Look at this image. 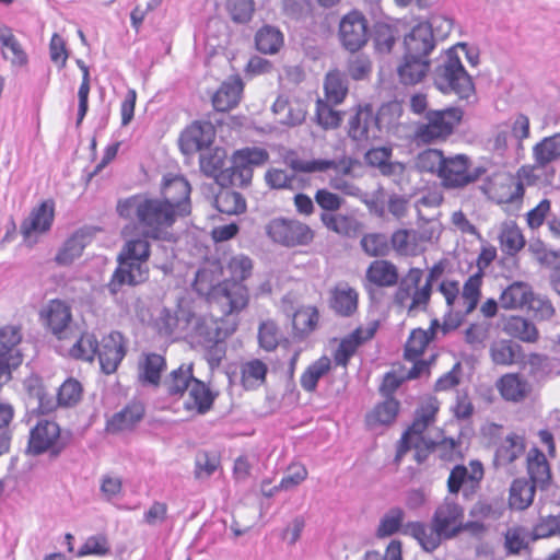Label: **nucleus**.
Segmentation results:
<instances>
[{
    "label": "nucleus",
    "mask_w": 560,
    "mask_h": 560,
    "mask_svg": "<svg viewBox=\"0 0 560 560\" xmlns=\"http://www.w3.org/2000/svg\"><path fill=\"white\" fill-rule=\"evenodd\" d=\"M163 194L164 199L132 196L119 201L117 211L125 219L137 220L143 236L165 238L176 217L190 213V185L186 177H170L163 184Z\"/></svg>",
    "instance_id": "1"
},
{
    "label": "nucleus",
    "mask_w": 560,
    "mask_h": 560,
    "mask_svg": "<svg viewBox=\"0 0 560 560\" xmlns=\"http://www.w3.org/2000/svg\"><path fill=\"white\" fill-rule=\"evenodd\" d=\"M434 86L444 95H455L460 101H469L475 95V84L466 71L458 52L450 48L441 57L432 72Z\"/></svg>",
    "instance_id": "2"
},
{
    "label": "nucleus",
    "mask_w": 560,
    "mask_h": 560,
    "mask_svg": "<svg viewBox=\"0 0 560 560\" xmlns=\"http://www.w3.org/2000/svg\"><path fill=\"white\" fill-rule=\"evenodd\" d=\"M194 288L200 294L212 292L217 304L224 315L242 312L249 302L248 290L243 283L238 281H223L213 287L211 272L205 269L197 272Z\"/></svg>",
    "instance_id": "3"
},
{
    "label": "nucleus",
    "mask_w": 560,
    "mask_h": 560,
    "mask_svg": "<svg viewBox=\"0 0 560 560\" xmlns=\"http://www.w3.org/2000/svg\"><path fill=\"white\" fill-rule=\"evenodd\" d=\"M423 270L410 268L398 282L394 302L406 308L408 314L424 311L430 302L432 291L429 284H422Z\"/></svg>",
    "instance_id": "4"
},
{
    "label": "nucleus",
    "mask_w": 560,
    "mask_h": 560,
    "mask_svg": "<svg viewBox=\"0 0 560 560\" xmlns=\"http://www.w3.org/2000/svg\"><path fill=\"white\" fill-rule=\"evenodd\" d=\"M267 236L284 247L306 246L314 240V231L296 219L275 218L265 225Z\"/></svg>",
    "instance_id": "5"
},
{
    "label": "nucleus",
    "mask_w": 560,
    "mask_h": 560,
    "mask_svg": "<svg viewBox=\"0 0 560 560\" xmlns=\"http://www.w3.org/2000/svg\"><path fill=\"white\" fill-rule=\"evenodd\" d=\"M462 117L463 110L458 107L428 110L425 113L427 122L419 126L417 136L428 143L446 138L453 132L455 125L462 120Z\"/></svg>",
    "instance_id": "6"
},
{
    "label": "nucleus",
    "mask_w": 560,
    "mask_h": 560,
    "mask_svg": "<svg viewBox=\"0 0 560 560\" xmlns=\"http://www.w3.org/2000/svg\"><path fill=\"white\" fill-rule=\"evenodd\" d=\"M284 164L296 173L334 171L336 175H350L358 161L347 155L335 159L304 160L298 152L289 151L284 155Z\"/></svg>",
    "instance_id": "7"
},
{
    "label": "nucleus",
    "mask_w": 560,
    "mask_h": 560,
    "mask_svg": "<svg viewBox=\"0 0 560 560\" xmlns=\"http://www.w3.org/2000/svg\"><path fill=\"white\" fill-rule=\"evenodd\" d=\"M338 38L341 47L349 52L353 54L363 48L370 38L365 15L358 10L343 15L339 22Z\"/></svg>",
    "instance_id": "8"
},
{
    "label": "nucleus",
    "mask_w": 560,
    "mask_h": 560,
    "mask_svg": "<svg viewBox=\"0 0 560 560\" xmlns=\"http://www.w3.org/2000/svg\"><path fill=\"white\" fill-rule=\"evenodd\" d=\"M185 322L191 338L201 346L222 343L234 331V328L223 327V320L213 317L191 314Z\"/></svg>",
    "instance_id": "9"
},
{
    "label": "nucleus",
    "mask_w": 560,
    "mask_h": 560,
    "mask_svg": "<svg viewBox=\"0 0 560 560\" xmlns=\"http://www.w3.org/2000/svg\"><path fill=\"white\" fill-rule=\"evenodd\" d=\"M42 316L50 332L60 341H68L70 338H77L75 328L70 306L60 301L52 300L43 311Z\"/></svg>",
    "instance_id": "10"
},
{
    "label": "nucleus",
    "mask_w": 560,
    "mask_h": 560,
    "mask_svg": "<svg viewBox=\"0 0 560 560\" xmlns=\"http://www.w3.org/2000/svg\"><path fill=\"white\" fill-rule=\"evenodd\" d=\"M465 511L454 498L446 497L438 505L432 516V524L444 536L445 540L453 539L460 534Z\"/></svg>",
    "instance_id": "11"
},
{
    "label": "nucleus",
    "mask_w": 560,
    "mask_h": 560,
    "mask_svg": "<svg viewBox=\"0 0 560 560\" xmlns=\"http://www.w3.org/2000/svg\"><path fill=\"white\" fill-rule=\"evenodd\" d=\"M215 137L214 127L210 121H194L182 133L178 140L182 152L186 155L202 152L210 148Z\"/></svg>",
    "instance_id": "12"
},
{
    "label": "nucleus",
    "mask_w": 560,
    "mask_h": 560,
    "mask_svg": "<svg viewBox=\"0 0 560 560\" xmlns=\"http://www.w3.org/2000/svg\"><path fill=\"white\" fill-rule=\"evenodd\" d=\"M118 267L115 270L109 283L108 291L115 295L120 288L127 285H138L149 278V267L147 262L129 260L118 257Z\"/></svg>",
    "instance_id": "13"
},
{
    "label": "nucleus",
    "mask_w": 560,
    "mask_h": 560,
    "mask_svg": "<svg viewBox=\"0 0 560 560\" xmlns=\"http://www.w3.org/2000/svg\"><path fill=\"white\" fill-rule=\"evenodd\" d=\"M126 351V340L120 332L112 331L103 337L96 351L102 371L106 374L114 373L125 358Z\"/></svg>",
    "instance_id": "14"
},
{
    "label": "nucleus",
    "mask_w": 560,
    "mask_h": 560,
    "mask_svg": "<svg viewBox=\"0 0 560 560\" xmlns=\"http://www.w3.org/2000/svg\"><path fill=\"white\" fill-rule=\"evenodd\" d=\"M380 131V120L371 105L359 107L349 118L348 135L355 141L375 139Z\"/></svg>",
    "instance_id": "15"
},
{
    "label": "nucleus",
    "mask_w": 560,
    "mask_h": 560,
    "mask_svg": "<svg viewBox=\"0 0 560 560\" xmlns=\"http://www.w3.org/2000/svg\"><path fill=\"white\" fill-rule=\"evenodd\" d=\"M54 211L55 205L51 200H45L34 208L21 224L20 230L24 238L32 244L37 235L48 231L52 224Z\"/></svg>",
    "instance_id": "16"
},
{
    "label": "nucleus",
    "mask_w": 560,
    "mask_h": 560,
    "mask_svg": "<svg viewBox=\"0 0 560 560\" xmlns=\"http://www.w3.org/2000/svg\"><path fill=\"white\" fill-rule=\"evenodd\" d=\"M60 439L59 425L49 420H39L31 430L28 452L38 455L47 451L58 452Z\"/></svg>",
    "instance_id": "17"
},
{
    "label": "nucleus",
    "mask_w": 560,
    "mask_h": 560,
    "mask_svg": "<svg viewBox=\"0 0 560 560\" xmlns=\"http://www.w3.org/2000/svg\"><path fill=\"white\" fill-rule=\"evenodd\" d=\"M269 160L266 149L259 147H246L236 150L231 156V173L229 175H243L244 172L253 173L256 167L265 165Z\"/></svg>",
    "instance_id": "18"
},
{
    "label": "nucleus",
    "mask_w": 560,
    "mask_h": 560,
    "mask_svg": "<svg viewBox=\"0 0 560 560\" xmlns=\"http://www.w3.org/2000/svg\"><path fill=\"white\" fill-rule=\"evenodd\" d=\"M95 228H83L75 231L62 245L56 255V262L62 266L72 264L82 255L83 249L90 244L96 233Z\"/></svg>",
    "instance_id": "19"
},
{
    "label": "nucleus",
    "mask_w": 560,
    "mask_h": 560,
    "mask_svg": "<svg viewBox=\"0 0 560 560\" xmlns=\"http://www.w3.org/2000/svg\"><path fill=\"white\" fill-rule=\"evenodd\" d=\"M502 182L489 180L483 187V192L497 203H512L521 200L524 195V186L514 177H502Z\"/></svg>",
    "instance_id": "20"
},
{
    "label": "nucleus",
    "mask_w": 560,
    "mask_h": 560,
    "mask_svg": "<svg viewBox=\"0 0 560 560\" xmlns=\"http://www.w3.org/2000/svg\"><path fill=\"white\" fill-rule=\"evenodd\" d=\"M405 52L427 58L435 48L436 42L432 37L429 26L418 23L404 38Z\"/></svg>",
    "instance_id": "21"
},
{
    "label": "nucleus",
    "mask_w": 560,
    "mask_h": 560,
    "mask_svg": "<svg viewBox=\"0 0 560 560\" xmlns=\"http://www.w3.org/2000/svg\"><path fill=\"white\" fill-rule=\"evenodd\" d=\"M402 534L415 538L427 552L434 551L444 539V536L432 523L409 522L402 527Z\"/></svg>",
    "instance_id": "22"
},
{
    "label": "nucleus",
    "mask_w": 560,
    "mask_h": 560,
    "mask_svg": "<svg viewBox=\"0 0 560 560\" xmlns=\"http://www.w3.org/2000/svg\"><path fill=\"white\" fill-rule=\"evenodd\" d=\"M243 81L240 77L225 80L212 96V105L218 112H228L240 103L243 92Z\"/></svg>",
    "instance_id": "23"
},
{
    "label": "nucleus",
    "mask_w": 560,
    "mask_h": 560,
    "mask_svg": "<svg viewBox=\"0 0 560 560\" xmlns=\"http://www.w3.org/2000/svg\"><path fill=\"white\" fill-rule=\"evenodd\" d=\"M376 327V324L366 328L360 327L348 337L343 338L335 351L334 359L336 364L346 366L349 359L355 353L358 347L374 336Z\"/></svg>",
    "instance_id": "24"
},
{
    "label": "nucleus",
    "mask_w": 560,
    "mask_h": 560,
    "mask_svg": "<svg viewBox=\"0 0 560 560\" xmlns=\"http://www.w3.org/2000/svg\"><path fill=\"white\" fill-rule=\"evenodd\" d=\"M365 280L377 288L394 287L399 281L398 268L389 260H373L365 271Z\"/></svg>",
    "instance_id": "25"
},
{
    "label": "nucleus",
    "mask_w": 560,
    "mask_h": 560,
    "mask_svg": "<svg viewBox=\"0 0 560 560\" xmlns=\"http://www.w3.org/2000/svg\"><path fill=\"white\" fill-rule=\"evenodd\" d=\"M221 189L215 195V208L226 214H238L245 211L246 203L242 195L225 187L231 183L232 177H214Z\"/></svg>",
    "instance_id": "26"
},
{
    "label": "nucleus",
    "mask_w": 560,
    "mask_h": 560,
    "mask_svg": "<svg viewBox=\"0 0 560 560\" xmlns=\"http://www.w3.org/2000/svg\"><path fill=\"white\" fill-rule=\"evenodd\" d=\"M430 62L427 58L405 52L404 60L397 69L399 82L404 85L420 83L427 75Z\"/></svg>",
    "instance_id": "27"
},
{
    "label": "nucleus",
    "mask_w": 560,
    "mask_h": 560,
    "mask_svg": "<svg viewBox=\"0 0 560 560\" xmlns=\"http://www.w3.org/2000/svg\"><path fill=\"white\" fill-rule=\"evenodd\" d=\"M483 477V468L479 462H471L470 468L463 465L455 466L447 479V489L451 494H457L463 486L469 485L471 488Z\"/></svg>",
    "instance_id": "28"
},
{
    "label": "nucleus",
    "mask_w": 560,
    "mask_h": 560,
    "mask_svg": "<svg viewBox=\"0 0 560 560\" xmlns=\"http://www.w3.org/2000/svg\"><path fill=\"white\" fill-rule=\"evenodd\" d=\"M375 50L380 54H389L400 37L398 24L389 20L376 21L370 33Z\"/></svg>",
    "instance_id": "29"
},
{
    "label": "nucleus",
    "mask_w": 560,
    "mask_h": 560,
    "mask_svg": "<svg viewBox=\"0 0 560 560\" xmlns=\"http://www.w3.org/2000/svg\"><path fill=\"white\" fill-rule=\"evenodd\" d=\"M532 295L533 289L527 282L515 281L502 291L499 304L504 310L524 308Z\"/></svg>",
    "instance_id": "30"
},
{
    "label": "nucleus",
    "mask_w": 560,
    "mask_h": 560,
    "mask_svg": "<svg viewBox=\"0 0 560 560\" xmlns=\"http://www.w3.org/2000/svg\"><path fill=\"white\" fill-rule=\"evenodd\" d=\"M226 162V151L220 147L208 148L199 156L202 175H229L231 173V165L225 167Z\"/></svg>",
    "instance_id": "31"
},
{
    "label": "nucleus",
    "mask_w": 560,
    "mask_h": 560,
    "mask_svg": "<svg viewBox=\"0 0 560 560\" xmlns=\"http://www.w3.org/2000/svg\"><path fill=\"white\" fill-rule=\"evenodd\" d=\"M434 448L435 443L427 440L423 435L404 434L397 450L396 460H400L408 451L413 450V458L421 464Z\"/></svg>",
    "instance_id": "32"
},
{
    "label": "nucleus",
    "mask_w": 560,
    "mask_h": 560,
    "mask_svg": "<svg viewBox=\"0 0 560 560\" xmlns=\"http://www.w3.org/2000/svg\"><path fill=\"white\" fill-rule=\"evenodd\" d=\"M482 278L483 272L479 269L466 280L460 294V308L457 310L458 314L466 316L477 307L481 296Z\"/></svg>",
    "instance_id": "33"
},
{
    "label": "nucleus",
    "mask_w": 560,
    "mask_h": 560,
    "mask_svg": "<svg viewBox=\"0 0 560 560\" xmlns=\"http://www.w3.org/2000/svg\"><path fill=\"white\" fill-rule=\"evenodd\" d=\"M527 471L530 482L544 489L551 479L550 467L547 458L538 448H532L527 454Z\"/></svg>",
    "instance_id": "34"
},
{
    "label": "nucleus",
    "mask_w": 560,
    "mask_h": 560,
    "mask_svg": "<svg viewBox=\"0 0 560 560\" xmlns=\"http://www.w3.org/2000/svg\"><path fill=\"white\" fill-rule=\"evenodd\" d=\"M440 324L436 319L431 322L428 330L418 328L413 329L405 346V357L408 360H417L425 350L429 342L434 338Z\"/></svg>",
    "instance_id": "35"
},
{
    "label": "nucleus",
    "mask_w": 560,
    "mask_h": 560,
    "mask_svg": "<svg viewBox=\"0 0 560 560\" xmlns=\"http://www.w3.org/2000/svg\"><path fill=\"white\" fill-rule=\"evenodd\" d=\"M143 415V405L131 402L113 416L107 423V430L113 433L130 430L142 419Z\"/></svg>",
    "instance_id": "36"
},
{
    "label": "nucleus",
    "mask_w": 560,
    "mask_h": 560,
    "mask_svg": "<svg viewBox=\"0 0 560 560\" xmlns=\"http://www.w3.org/2000/svg\"><path fill=\"white\" fill-rule=\"evenodd\" d=\"M188 397L185 400V408L198 413L207 412L213 404V395L206 384L197 378L187 389Z\"/></svg>",
    "instance_id": "37"
},
{
    "label": "nucleus",
    "mask_w": 560,
    "mask_h": 560,
    "mask_svg": "<svg viewBox=\"0 0 560 560\" xmlns=\"http://www.w3.org/2000/svg\"><path fill=\"white\" fill-rule=\"evenodd\" d=\"M525 441L522 435L511 433L501 442L495 452L494 462L498 466H506L523 456Z\"/></svg>",
    "instance_id": "38"
},
{
    "label": "nucleus",
    "mask_w": 560,
    "mask_h": 560,
    "mask_svg": "<svg viewBox=\"0 0 560 560\" xmlns=\"http://www.w3.org/2000/svg\"><path fill=\"white\" fill-rule=\"evenodd\" d=\"M535 164L545 167L560 159V132L545 137L533 148Z\"/></svg>",
    "instance_id": "39"
},
{
    "label": "nucleus",
    "mask_w": 560,
    "mask_h": 560,
    "mask_svg": "<svg viewBox=\"0 0 560 560\" xmlns=\"http://www.w3.org/2000/svg\"><path fill=\"white\" fill-rule=\"evenodd\" d=\"M320 220L328 230L343 236H355L361 229L360 222L351 215L323 212Z\"/></svg>",
    "instance_id": "40"
},
{
    "label": "nucleus",
    "mask_w": 560,
    "mask_h": 560,
    "mask_svg": "<svg viewBox=\"0 0 560 560\" xmlns=\"http://www.w3.org/2000/svg\"><path fill=\"white\" fill-rule=\"evenodd\" d=\"M282 32L272 25H264L255 35V45L258 51L265 55L277 54L283 46Z\"/></svg>",
    "instance_id": "41"
},
{
    "label": "nucleus",
    "mask_w": 560,
    "mask_h": 560,
    "mask_svg": "<svg viewBox=\"0 0 560 560\" xmlns=\"http://www.w3.org/2000/svg\"><path fill=\"white\" fill-rule=\"evenodd\" d=\"M498 389L502 397L511 401H521L529 393L528 383L516 374L503 375L498 382Z\"/></svg>",
    "instance_id": "42"
},
{
    "label": "nucleus",
    "mask_w": 560,
    "mask_h": 560,
    "mask_svg": "<svg viewBox=\"0 0 560 560\" xmlns=\"http://www.w3.org/2000/svg\"><path fill=\"white\" fill-rule=\"evenodd\" d=\"M192 364H183L173 370L164 381V387L171 396H182L195 381Z\"/></svg>",
    "instance_id": "43"
},
{
    "label": "nucleus",
    "mask_w": 560,
    "mask_h": 560,
    "mask_svg": "<svg viewBox=\"0 0 560 560\" xmlns=\"http://www.w3.org/2000/svg\"><path fill=\"white\" fill-rule=\"evenodd\" d=\"M536 487V485L524 478L515 479L510 488V506L515 510L527 509L534 500Z\"/></svg>",
    "instance_id": "44"
},
{
    "label": "nucleus",
    "mask_w": 560,
    "mask_h": 560,
    "mask_svg": "<svg viewBox=\"0 0 560 560\" xmlns=\"http://www.w3.org/2000/svg\"><path fill=\"white\" fill-rule=\"evenodd\" d=\"M70 340H74V342L69 348H66L65 351L71 358L85 361H92L94 359L98 349V341L93 334H80L78 330L77 338H70L68 341Z\"/></svg>",
    "instance_id": "45"
},
{
    "label": "nucleus",
    "mask_w": 560,
    "mask_h": 560,
    "mask_svg": "<svg viewBox=\"0 0 560 560\" xmlns=\"http://www.w3.org/2000/svg\"><path fill=\"white\" fill-rule=\"evenodd\" d=\"M505 334L524 342H534L538 338L536 326L522 316H511L503 324Z\"/></svg>",
    "instance_id": "46"
},
{
    "label": "nucleus",
    "mask_w": 560,
    "mask_h": 560,
    "mask_svg": "<svg viewBox=\"0 0 560 560\" xmlns=\"http://www.w3.org/2000/svg\"><path fill=\"white\" fill-rule=\"evenodd\" d=\"M324 90L328 102L336 105L342 103L349 90L347 75L339 70L329 71L325 77Z\"/></svg>",
    "instance_id": "47"
},
{
    "label": "nucleus",
    "mask_w": 560,
    "mask_h": 560,
    "mask_svg": "<svg viewBox=\"0 0 560 560\" xmlns=\"http://www.w3.org/2000/svg\"><path fill=\"white\" fill-rule=\"evenodd\" d=\"M358 293L348 285H339L332 292L331 307L340 315L349 316L357 310Z\"/></svg>",
    "instance_id": "48"
},
{
    "label": "nucleus",
    "mask_w": 560,
    "mask_h": 560,
    "mask_svg": "<svg viewBox=\"0 0 560 560\" xmlns=\"http://www.w3.org/2000/svg\"><path fill=\"white\" fill-rule=\"evenodd\" d=\"M499 241L501 249L511 256L517 254L525 246V238L522 231L513 222L502 225Z\"/></svg>",
    "instance_id": "49"
},
{
    "label": "nucleus",
    "mask_w": 560,
    "mask_h": 560,
    "mask_svg": "<svg viewBox=\"0 0 560 560\" xmlns=\"http://www.w3.org/2000/svg\"><path fill=\"white\" fill-rule=\"evenodd\" d=\"M399 409V402L393 397H388L384 402L377 405L368 416L366 422L371 428L378 424L386 425L392 423Z\"/></svg>",
    "instance_id": "50"
},
{
    "label": "nucleus",
    "mask_w": 560,
    "mask_h": 560,
    "mask_svg": "<svg viewBox=\"0 0 560 560\" xmlns=\"http://www.w3.org/2000/svg\"><path fill=\"white\" fill-rule=\"evenodd\" d=\"M164 368L165 360L162 355L148 353L139 363V377L143 382L158 385Z\"/></svg>",
    "instance_id": "51"
},
{
    "label": "nucleus",
    "mask_w": 560,
    "mask_h": 560,
    "mask_svg": "<svg viewBox=\"0 0 560 560\" xmlns=\"http://www.w3.org/2000/svg\"><path fill=\"white\" fill-rule=\"evenodd\" d=\"M268 368L258 360H250L242 365V383L246 389H255L266 380Z\"/></svg>",
    "instance_id": "52"
},
{
    "label": "nucleus",
    "mask_w": 560,
    "mask_h": 560,
    "mask_svg": "<svg viewBox=\"0 0 560 560\" xmlns=\"http://www.w3.org/2000/svg\"><path fill=\"white\" fill-rule=\"evenodd\" d=\"M330 366L331 362L327 357H322L317 361L313 362L301 375L300 383L303 389L306 392H314L318 381L328 373Z\"/></svg>",
    "instance_id": "53"
},
{
    "label": "nucleus",
    "mask_w": 560,
    "mask_h": 560,
    "mask_svg": "<svg viewBox=\"0 0 560 560\" xmlns=\"http://www.w3.org/2000/svg\"><path fill=\"white\" fill-rule=\"evenodd\" d=\"M22 340L21 330L16 326H5L0 329V359L21 357L16 349Z\"/></svg>",
    "instance_id": "54"
},
{
    "label": "nucleus",
    "mask_w": 560,
    "mask_h": 560,
    "mask_svg": "<svg viewBox=\"0 0 560 560\" xmlns=\"http://www.w3.org/2000/svg\"><path fill=\"white\" fill-rule=\"evenodd\" d=\"M416 167L421 173L436 175L445 167V156L440 150L428 149L418 155Z\"/></svg>",
    "instance_id": "55"
},
{
    "label": "nucleus",
    "mask_w": 560,
    "mask_h": 560,
    "mask_svg": "<svg viewBox=\"0 0 560 560\" xmlns=\"http://www.w3.org/2000/svg\"><path fill=\"white\" fill-rule=\"evenodd\" d=\"M405 518V512L399 508L389 510L380 521L376 529V536L378 538L389 537L397 532L402 533V524Z\"/></svg>",
    "instance_id": "56"
},
{
    "label": "nucleus",
    "mask_w": 560,
    "mask_h": 560,
    "mask_svg": "<svg viewBox=\"0 0 560 560\" xmlns=\"http://www.w3.org/2000/svg\"><path fill=\"white\" fill-rule=\"evenodd\" d=\"M252 270L253 261L249 257L243 254L235 255L226 264V271L230 278L224 281H238L242 283L252 275Z\"/></svg>",
    "instance_id": "57"
},
{
    "label": "nucleus",
    "mask_w": 560,
    "mask_h": 560,
    "mask_svg": "<svg viewBox=\"0 0 560 560\" xmlns=\"http://www.w3.org/2000/svg\"><path fill=\"white\" fill-rule=\"evenodd\" d=\"M148 237L132 238L126 242L122 247L119 258L147 262L150 256V244Z\"/></svg>",
    "instance_id": "58"
},
{
    "label": "nucleus",
    "mask_w": 560,
    "mask_h": 560,
    "mask_svg": "<svg viewBox=\"0 0 560 560\" xmlns=\"http://www.w3.org/2000/svg\"><path fill=\"white\" fill-rule=\"evenodd\" d=\"M360 244L363 252L370 257H383L389 252L388 238L382 233L365 234Z\"/></svg>",
    "instance_id": "59"
},
{
    "label": "nucleus",
    "mask_w": 560,
    "mask_h": 560,
    "mask_svg": "<svg viewBox=\"0 0 560 560\" xmlns=\"http://www.w3.org/2000/svg\"><path fill=\"white\" fill-rule=\"evenodd\" d=\"M226 10L234 23L246 24L253 18L255 2L254 0H228Z\"/></svg>",
    "instance_id": "60"
},
{
    "label": "nucleus",
    "mask_w": 560,
    "mask_h": 560,
    "mask_svg": "<svg viewBox=\"0 0 560 560\" xmlns=\"http://www.w3.org/2000/svg\"><path fill=\"white\" fill-rule=\"evenodd\" d=\"M373 70V63L369 56L357 55L349 59L347 73L354 81L369 80Z\"/></svg>",
    "instance_id": "61"
},
{
    "label": "nucleus",
    "mask_w": 560,
    "mask_h": 560,
    "mask_svg": "<svg viewBox=\"0 0 560 560\" xmlns=\"http://www.w3.org/2000/svg\"><path fill=\"white\" fill-rule=\"evenodd\" d=\"M392 149L388 147H380L370 149L365 153V162L373 167L381 170L382 175H390L393 165L389 163Z\"/></svg>",
    "instance_id": "62"
},
{
    "label": "nucleus",
    "mask_w": 560,
    "mask_h": 560,
    "mask_svg": "<svg viewBox=\"0 0 560 560\" xmlns=\"http://www.w3.org/2000/svg\"><path fill=\"white\" fill-rule=\"evenodd\" d=\"M318 320V313L314 307L298 310L292 318L293 328L301 335L311 332Z\"/></svg>",
    "instance_id": "63"
},
{
    "label": "nucleus",
    "mask_w": 560,
    "mask_h": 560,
    "mask_svg": "<svg viewBox=\"0 0 560 560\" xmlns=\"http://www.w3.org/2000/svg\"><path fill=\"white\" fill-rule=\"evenodd\" d=\"M281 334L278 326L272 320H265L259 325L258 341L260 348L266 351H272L279 345Z\"/></svg>",
    "instance_id": "64"
}]
</instances>
